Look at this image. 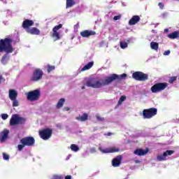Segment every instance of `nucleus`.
<instances>
[{
	"instance_id": "nucleus-1",
	"label": "nucleus",
	"mask_w": 179,
	"mask_h": 179,
	"mask_svg": "<svg viewBox=\"0 0 179 179\" xmlns=\"http://www.w3.org/2000/svg\"><path fill=\"white\" fill-rule=\"evenodd\" d=\"M13 40L11 38L6 37L0 39V52H6L1 57V62L3 65H6L10 59L9 54L15 51L12 45Z\"/></svg>"
},
{
	"instance_id": "nucleus-2",
	"label": "nucleus",
	"mask_w": 179,
	"mask_h": 179,
	"mask_svg": "<svg viewBox=\"0 0 179 179\" xmlns=\"http://www.w3.org/2000/svg\"><path fill=\"white\" fill-rule=\"evenodd\" d=\"M20 143L21 144H19L17 145V149L19 152H22V150H23V148L25 146H34V143H36V140L33 136H27V137L22 138L20 141Z\"/></svg>"
},
{
	"instance_id": "nucleus-3",
	"label": "nucleus",
	"mask_w": 179,
	"mask_h": 179,
	"mask_svg": "<svg viewBox=\"0 0 179 179\" xmlns=\"http://www.w3.org/2000/svg\"><path fill=\"white\" fill-rule=\"evenodd\" d=\"M86 86L88 87H93V89H99L103 86H108V84H106V78L104 80H99L94 81V79L91 78L86 82Z\"/></svg>"
},
{
	"instance_id": "nucleus-4",
	"label": "nucleus",
	"mask_w": 179,
	"mask_h": 179,
	"mask_svg": "<svg viewBox=\"0 0 179 179\" xmlns=\"http://www.w3.org/2000/svg\"><path fill=\"white\" fill-rule=\"evenodd\" d=\"M26 124V118L19 116L17 114H14L11 116L10 120V127H15V125H24Z\"/></svg>"
},
{
	"instance_id": "nucleus-5",
	"label": "nucleus",
	"mask_w": 179,
	"mask_h": 179,
	"mask_svg": "<svg viewBox=\"0 0 179 179\" xmlns=\"http://www.w3.org/2000/svg\"><path fill=\"white\" fill-rule=\"evenodd\" d=\"M41 97V92L40 90H35L27 92V99L29 101H38Z\"/></svg>"
},
{
	"instance_id": "nucleus-6",
	"label": "nucleus",
	"mask_w": 179,
	"mask_h": 179,
	"mask_svg": "<svg viewBox=\"0 0 179 179\" xmlns=\"http://www.w3.org/2000/svg\"><path fill=\"white\" fill-rule=\"evenodd\" d=\"M157 115V108H150L143 110V117L144 120H150V118H153V117Z\"/></svg>"
},
{
	"instance_id": "nucleus-7",
	"label": "nucleus",
	"mask_w": 179,
	"mask_h": 179,
	"mask_svg": "<svg viewBox=\"0 0 179 179\" xmlns=\"http://www.w3.org/2000/svg\"><path fill=\"white\" fill-rule=\"evenodd\" d=\"M132 78L139 82H145L149 79V76L142 71H136L132 73Z\"/></svg>"
},
{
	"instance_id": "nucleus-8",
	"label": "nucleus",
	"mask_w": 179,
	"mask_h": 179,
	"mask_svg": "<svg viewBox=\"0 0 179 179\" xmlns=\"http://www.w3.org/2000/svg\"><path fill=\"white\" fill-rule=\"evenodd\" d=\"M167 86H169L167 83H157L151 87L150 90L152 93H159L166 89Z\"/></svg>"
},
{
	"instance_id": "nucleus-9",
	"label": "nucleus",
	"mask_w": 179,
	"mask_h": 179,
	"mask_svg": "<svg viewBox=\"0 0 179 179\" xmlns=\"http://www.w3.org/2000/svg\"><path fill=\"white\" fill-rule=\"evenodd\" d=\"M44 75V72L41 69H36L33 72L32 76L30 78V80L31 82H38V80H41L43 79V76Z\"/></svg>"
},
{
	"instance_id": "nucleus-10",
	"label": "nucleus",
	"mask_w": 179,
	"mask_h": 179,
	"mask_svg": "<svg viewBox=\"0 0 179 179\" xmlns=\"http://www.w3.org/2000/svg\"><path fill=\"white\" fill-rule=\"evenodd\" d=\"M39 136L43 141H48L52 136V130L50 128L43 129L39 131Z\"/></svg>"
},
{
	"instance_id": "nucleus-11",
	"label": "nucleus",
	"mask_w": 179,
	"mask_h": 179,
	"mask_svg": "<svg viewBox=\"0 0 179 179\" xmlns=\"http://www.w3.org/2000/svg\"><path fill=\"white\" fill-rule=\"evenodd\" d=\"M123 78H127V74L123 73L120 76L117 74H112L110 76L106 78V85H110V83H113L114 80H121Z\"/></svg>"
},
{
	"instance_id": "nucleus-12",
	"label": "nucleus",
	"mask_w": 179,
	"mask_h": 179,
	"mask_svg": "<svg viewBox=\"0 0 179 179\" xmlns=\"http://www.w3.org/2000/svg\"><path fill=\"white\" fill-rule=\"evenodd\" d=\"M59 29H62V24H59V25L55 26L52 29V33L51 34V37L55 38V41L61 39V36H59V32L58 31Z\"/></svg>"
},
{
	"instance_id": "nucleus-13",
	"label": "nucleus",
	"mask_w": 179,
	"mask_h": 179,
	"mask_svg": "<svg viewBox=\"0 0 179 179\" xmlns=\"http://www.w3.org/2000/svg\"><path fill=\"white\" fill-rule=\"evenodd\" d=\"M174 153V150H168L166 152H164L162 155H159L157 156V160L158 162H164L167 160L168 156H171Z\"/></svg>"
},
{
	"instance_id": "nucleus-14",
	"label": "nucleus",
	"mask_w": 179,
	"mask_h": 179,
	"mask_svg": "<svg viewBox=\"0 0 179 179\" xmlns=\"http://www.w3.org/2000/svg\"><path fill=\"white\" fill-rule=\"evenodd\" d=\"M31 26H34V21H33V20L25 19L22 22V27L26 30V31L30 30V27H31Z\"/></svg>"
},
{
	"instance_id": "nucleus-15",
	"label": "nucleus",
	"mask_w": 179,
	"mask_h": 179,
	"mask_svg": "<svg viewBox=\"0 0 179 179\" xmlns=\"http://www.w3.org/2000/svg\"><path fill=\"white\" fill-rule=\"evenodd\" d=\"M99 150L102 153H117L120 152V148L117 147H111V148H108L104 149L99 148Z\"/></svg>"
},
{
	"instance_id": "nucleus-16",
	"label": "nucleus",
	"mask_w": 179,
	"mask_h": 179,
	"mask_svg": "<svg viewBox=\"0 0 179 179\" xmlns=\"http://www.w3.org/2000/svg\"><path fill=\"white\" fill-rule=\"evenodd\" d=\"M81 37L87 38L90 36H96V31L92 30H84L80 33Z\"/></svg>"
},
{
	"instance_id": "nucleus-17",
	"label": "nucleus",
	"mask_w": 179,
	"mask_h": 179,
	"mask_svg": "<svg viewBox=\"0 0 179 179\" xmlns=\"http://www.w3.org/2000/svg\"><path fill=\"white\" fill-rule=\"evenodd\" d=\"M149 152V148H145V150H143L142 148H138L136 150H134V154L136 155L137 156H145V155H148Z\"/></svg>"
},
{
	"instance_id": "nucleus-18",
	"label": "nucleus",
	"mask_w": 179,
	"mask_h": 179,
	"mask_svg": "<svg viewBox=\"0 0 179 179\" xmlns=\"http://www.w3.org/2000/svg\"><path fill=\"white\" fill-rule=\"evenodd\" d=\"M122 161V156L117 155V157L114 158L112 160V166L113 167H120V165L121 164Z\"/></svg>"
},
{
	"instance_id": "nucleus-19",
	"label": "nucleus",
	"mask_w": 179,
	"mask_h": 179,
	"mask_svg": "<svg viewBox=\"0 0 179 179\" xmlns=\"http://www.w3.org/2000/svg\"><path fill=\"white\" fill-rule=\"evenodd\" d=\"M8 136H9V130L5 129L0 133V141L5 142L8 139Z\"/></svg>"
},
{
	"instance_id": "nucleus-20",
	"label": "nucleus",
	"mask_w": 179,
	"mask_h": 179,
	"mask_svg": "<svg viewBox=\"0 0 179 179\" xmlns=\"http://www.w3.org/2000/svg\"><path fill=\"white\" fill-rule=\"evenodd\" d=\"M141 21V17L139 15H134L129 21V26H134Z\"/></svg>"
},
{
	"instance_id": "nucleus-21",
	"label": "nucleus",
	"mask_w": 179,
	"mask_h": 179,
	"mask_svg": "<svg viewBox=\"0 0 179 179\" xmlns=\"http://www.w3.org/2000/svg\"><path fill=\"white\" fill-rule=\"evenodd\" d=\"M27 33L31 34L32 36H40V29L37 27H32L27 30Z\"/></svg>"
},
{
	"instance_id": "nucleus-22",
	"label": "nucleus",
	"mask_w": 179,
	"mask_h": 179,
	"mask_svg": "<svg viewBox=\"0 0 179 179\" xmlns=\"http://www.w3.org/2000/svg\"><path fill=\"white\" fill-rule=\"evenodd\" d=\"M8 97L10 100H15V99H17V91L12 89L9 90Z\"/></svg>"
},
{
	"instance_id": "nucleus-23",
	"label": "nucleus",
	"mask_w": 179,
	"mask_h": 179,
	"mask_svg": "<svg viewBox=\"0 0 179 179\" xmlns=\"http://www.w3.org/2000/svg\"><path fill=\"white\" fill-rule=\"evenodd\" d=\"M89 115L87 113H83L82 116L76 117V120H78V121H81V122H84L85 121H87Z\"/></svg>"
},
{
	"instance_id": "nucleus-24",
	"label": "nucleus",
	"mask_w": 179,
	"mask_h": 179,
	"mask_svg": "<svg viewBox=\"0 0 179 179\" xmlns=\"http://www.w3.org/2000/svg\"><path fill=\"white\" fill-rule=\"evenodd\" d=\"M93 65H94V62H90L88 64L83 67V69H81L82 72L85 71H88V69H90L93 66Z\"/></svg>"
},
{
	"instance_id": "nucleus-25",
	"label": "nucleus",
	"mask_w": 179,
	"mask_h": 179,
	"mask_svg": "<svg viewBox=\"0 0 179 179\" xmlns=\"http://www.w3.org/2000/svg\"><path fill=\"white\" fill-rule=\"evenodd\" d=\"M169 38L174 40L175 38H178V31H176L168 35Z\"/></svg>"
},
{
	"instance_id": "nucleus-26",
	"label": "nucleus",
	"mask_w": 179,
	"mask_h": 179,
	"mask_svg": "<svg viewBox=\"0 0 179 179\" xmlns=\"http://www.w3.org/2000/svg\"><path fill=\"white\" fill-rule=\"evenodd\" d=\"M65 103V99L64 98H61L59 101H58V102H57V105H56V108H62V107H63L64 106V103Z\"/></svg>"
},
{
	"instance_id": "nucleus-27",
	"label": "nucleus",
	"mask_w": 179,
	"mask_h": 179,
	"mask_svg": "<svg viewBox=\"0 0 179 179\" xmlns=\"http://www.w3.org/2000/svg\"><path fill=\"white\" fill-rule=\"evenodd\" d=\"M150 48L151 50H155V51H157V50H159V43L157 42H151Z\"/></svg>"
},
{
	"instance_id": "nucleus-28",
	"label": "nucleus",
	"mask_w": 179,
	"mask_h": 179,
	"mask_svg": "<svg viewBox=\"0 0 179 179\" xmlns=\"http://www.w3.org/2000/svg\"><path fill=\"white\" fill-rule=\"evenodd\" d=\"M75 5L73 0H66V8H72Z\"/></svg>"
},
{
	"instance_id": "nucleus-29",
	"label": "nucleus",
	"mask_w": 179,
	"mask_h": 179,
	"mask_svg": "<svg viewBox=\"0 0 179 179\" xmlns=\"http://www.w3.org/2000/svg\"><path fill=\"white\" fill-rule=\"evenodd\" d=\"M126 100H127V96H125L124 95L121 96L117 102L118 106H121V104H122V102L125 101Z\"/></svg>"
},
{
	"instance_id": "nucleus-30",
	"label": "nucleus",
	"mask_w": 179,
	"mask_h": 179,
	"mask_svg": "<svg viewBox=\"0 0 179 179\" xmlns=\"http://www.w3.org/2000/svg\"><path fill=\"white\" fill-rule=\"evenodd\" d=\"M70 148L73 151V152H78L79 150V147L75 144H71Z\"/></svg>"
},
{
	"instance_id": "nucleus-31",
	"label": "nucleus",
	"mask_w": 179,
	"mask_h": 179,
	"mask_svg": "<svg viewBox=\"0 0 179 179\" xmlns=\"http://www.w3.org/2000/svg\"><path fill=\"white\" fill-rule=\"evenodd\" d=\"M11 101H13V107H18L19 101H17V98L14 100H11Z\"/></svg>"
},
{
	"instance_id": "nucleus-32",
	"label": "nucleus",
	"mask_w": 179,
	"mask_h": 179,
	"mask_svg": "<svg viewBox=\"0 0 179 179\" xmlns=\"http://www.w3.org/2000/svg\"><path fill=\"white\" fill-rule=\"evenodd\" d=\"M128 47V43L127 42H120V48H122L123 50L124 48H127Z\"/></svg>"
},
{
	"instance_id": "nucleus-33",
	"label": "nucleus",
	"mask_w": 179,
	"mask_h": 179,
	"mask_svg": "<svg viewBox=\"0 0 179 179\" xmlns=\"http://www.w3.org/2000/svg\"><path fill=\"white\" fill-rule=\"evenodd\" d=\"M176 80H177V76H173L171 77L169 80V83H174V82H176Z\"/></svg>"
},
{
	"instance_id": "nucleus-34",
	"label": "nucleus",
	"mask_w": 179,
	"mask_h": 179,
	"mask_svg": "<svg viewBox=\"0 0 179 179\" xmlns=\"http://www.w3.org/2000/svg\"><path fill=\"white\" fill-rule=\"evenodd\" d=\"M54 69H55V66L48 65V73H50V72L54 71Z\"/></svg>"
},
{
	"instance_id": "nucleus-35",
	"label": "nucleus",
	"mask_w": 179,
	"mask_h": 179,
	"mask_svg": "<svg viewBox=\"0 0 179 179\" xmlns=\"http://www.w3.org/2000/svg\"><path fill=\"white\" fill-rule=\"evenodd\" d=\"M3 157L4 160H8L10 159L9 155L6 153H3Z\"/></svg>"
},
{
	"instance_id": "nucleus-36",
	"label": "nucleus",
	"mask_w": 179,
	"mask_h": 179,
	"mask_svg": "<svg viewBox=\"0 0 179 179\" xmlns=\"http://www.w3.org/2000/svg\"><path fill=\"white\" fill-rule=\"evenodd\" d=\"M8 117H9V115H8V114L6 113L1 114L2 120H8Z\"/></svg>"
},
{
	"instance_id": "nucleus-37",
	"label": "nucleus",
	"mask_w": 179,
	"mask_h": 179,
	"mask_svg": "<svg viewBox=\"0 0 179 179\" xmlns=\"http://www.w3.org/2000/svg\"><path fill=\"white\" fill-rule=\"evenodd\" d=\"M96 118L97 121H99V122L104 121V117H101L100 115H96Z\"/></svg>"
},
{
	"instance_id": "nucleus-38",
	"label": "nucleus",
	"mask_w": 179,
	"mask_h": 179,
	"mask_svg": "<svg viewBox=\"0 0 179 179\" xmlns=\"http://www.w3.org/2000/svg\"><path fill=\"white\" fill-rule=\"evenodd\" d=\"M52 179H62V176L55 175L53 176Z\"/></svg>"
},
{
	"instance_id": "nucleus-39",
	"label": "nucleus",
	"mask_w": 179,
	"mask_h": 179,
	"mask_svg": "<svg viewBox=\"0 0 179 179\" xmlns=\"http://www.w3.org/2000/svg\"><path fill=\"white\" fill-rule=\"evenodd\" d=\"M158 6H159V7L161 9H164V4L163 3L159 2V3H158Z\"/></svg>"
},
{
	"instance_id": "nucleus-40",
	"label": "nucleus",
	"mask_w": 179,
	"mask_h": 179,
	"mask_svg": "<svg viewBox=\"0 0 179 179\" xmlns=\"http://www.w3.org/2000/svg\"><path fill=\"white\" fill-rule=\"evenodd\" d=\"M121 19V15H116L113 17V20H120Z\"/></svg>"
},
{
	"instance_id": "nucleus-41",
	"label": "nucleus",
	"mask_w": 179,
	"mask_h": 179,
	"mask_svg": "<svg viewBox=\"0 0 179 179\" xmlns=\"http://www.w3.org/2000/svg\"><path fill=\"white\" fill-rule=\"evenodd\" d=\"M96 152H97V150H96V148H92L90 149V153H96Z\"/></svg>"
},
{
	"instance_id": "nucleus-42",
	"label": "nucleus",
	"mask_w": 179,
	"mask_h": 179,
	"mask_svg": "<svg viewBox=\"0 0 179 179\" xmlns=\"http://www.w3.org/2000/svg\"><path fill=\"white\" fill-rule=\"evenodd\" d=\"M2 81H5V79H3V76H2V75H0V85L2 83Z\"/></svg>"
},
{
	"instance_id": "nucleus-43",
	"label": "nucleus",
	"mask_w": 179,
	"mask_h": 179,
	"mask_svg": "<svg viewBox=\"0 0 179 179\" xmlns=\"http://www.w3.org/2000/svg\"><path fill=\"white\" fill-rule=\"evenodd\" d=\"M170 50H166L164 52V55H170Z\"/></svg>"
},
{
	"instance_id": "nucleus-44",
	"label": "nucleus",
	"mask_w": 179,
	"mask_h": 179,
	"mask_svg": "<svg viewBox=\"0 0 179 179\" xmlns=\"http://www.w3.org/2000/svg\"><path fill=\"white\" fill-rule=\"evenodd\" d=\"M64 179H72V176L71 175H68L65 176Z\"/></svg>"
},
{
	"instance_id": "nucleus-45",
	"label": "nucleus",
	"mask_w": 179,
	"mask_h": 179,
	"mask_svg": "<svg viewBox=\"0 0 179 179\" xmlns=\"http://www.w3.org/2000/svg\"><path fill=\"white\" fill-rule=\"evenodd\" d=\"M64 111H69L70 108H68V107H65V108H64Z\"/></svg>"
},
{
	"instance_id": "nucleus-46",
	"label": "nucleus",
	"mask_w": 179,
	"mask_h": 179,
	"mask_svg": "<svg viewBox=\"0 0 179 179\" xmlns=\"http://www.w3.org/2000/svg\"><path fill=\"white\" fill-rule=\"evenodd\" d=\"M107 135H108V136H111V135H113V134H112V133L108 132V133L107 134Z\"/></svg>"
},
{
	"instance_id": "nucleus-47",
	"label": "nucleus",
	"mask_w": 179,
	"mask_h": 179,
	"mask_svg": "<svg viewBox=\"0 0 179 179\" xmlns=\"http://www.w3.org/2000/svg\"><path fill=\"white\" fill-rule=\"evenodd\" d=\"M164 32H165V33L169 32V29H164Z\"/></svg>"
},
{
	"instance_id": "nucleus-48",
	"label": "nucleus",
	"mask_w": 179,
	"mask_h": 179,
	"mask_svg": "<svg viewBox=\"0 0 179 179\" xmlns=\"http://www.w3.org/2000/svg\"><path fill=\"white\" fill-rule=\"evenodd\" d=\"M81 89L84 90V89H85V86H83V87H81Z\"/></svg>"
},
{
	"instance_id": "nucleus-49",
	"label": "nucleus",
	"mask_w": 179,
	"mask_h": 179,
	"mask_svg": "<svg viewBox=\"0 0 179 179\" xmlns=\"http://www.w3.org/2000/svg\"><path fill=\"white\" fill-rule=\"evenodd\" d=\"M135 162L136 163H139V161L138 160H136Z\"/></svg>"
},
{
	"instance_id": "nucleus-50",
	"label": "nucleus",
	"mask_w": 179,
	"mask_h": 179,
	"mask_svg": "<svg viewBox=\"0 0 179 179\" xmlns=\"http://www.w3.org/2000/svg\"><path fill=\"white\" fill-rule=\"evenodd\" d=\"M178 38H179V31H178Z\"/></svg>"
}]
</instances>
